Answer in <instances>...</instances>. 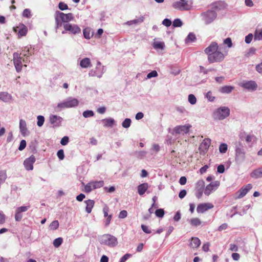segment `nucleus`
I'll use <instances>...</instances> for the list:
<instances>
[{
    "mask_svg": "<svg viewBox=\"0 0 262 262\" xmlns=\"http://www.w3.org/2000/svg\"><path fill=\"white\" fill-rule=\"evenodd\" d=\"M204 52L207 55V59L210 63L221 62L224 60L226 55L219 50V46L216 42H212L204 50Z\"/></svg>",
    "mask_w": 262,
    "mask_h": 262,
    "instance_id": "obj_1",
    "label": "nucleus"
},
{
    "mask_svg": "<svg viewBox=\"0 0 262 262\" xmlns=\"http://www.w3.org/2000/svg\"><path fill=\"white\" fill-rule=\"evenodd\" d=\"M230 109L226 106H221L216 109L212 114V117L215 120H222L230 115Z\"/></svg>",
    "mask_w": 262,
    "mask_h": 262,
    "instance_id": "obj_2",
    "label": "nucleus"
},
{
    "mask_svg": "<svg viewBox=\"0 0 262 262\" xmlns=\"http://www.w3.org/2000/svg\"><path fill=\"white\" fill-rule=\"evenodd\" d=\"M99 241L101 244L107 245L113 247L118 244L117 239L116 237L109 234L102 235L99 238Z\"/></svg>",
    "mask_w": 262,
    "mask_h": 262,
    "instance_id": "obj_3",
    "label": "nucleus"
},
{
    "mask_svg": "<svg viewBox=\"0 0 262 262\" xmlns=\"http://www.w3.org/2000/svg\"><path fill=\"white\" fill-rule=\"evenodd\" d=\"M79 104V101L75 98L70 97L62 102L58 103L57 107L60 108L75 107Z\"/></svg>",
    "mask_w": 262,
    "mask_h": 262,
    "instance_id": "obj_4",
    "label": "nucleus"
},
{
    "mask_svg": "<svg viewBox=\"0 0 262 262\" xmlns=\"http://www.w3.org/2000/svg\"><path fill=\"white\" fill-rule=\"evenodd\" d=\"M63 27L64 30L62 32V34L66 33L67 31H68L70 34L74 35L79 34L81 32V29L76 24L63 23Z\"/></svg>",
    "mask_w": 262,
    "mask_h": 262,
    "instance_id": "obj_5",
    "label": "nucleus"
},
{
    "mask_svg": "<svg viewBox=\"0 0 262 262\" xmlns=\"http://www.w3.org/2000/svg\"><path fill=\"white\" fill-rule=\"evenodd\" d=\"M21 55V53H18V52H14L13 54V63L16 71L18 73L21 72L23 67L22 62L23 61Z\"/></svg>",
    "mask_w": 262,
    "mask_h": 262,
    "instance_id": "obj_6",
    "label": "nucleus"
},
{
    "mask_svg": "<svg viewBox=\"0 0 262 262\" xmlns=\"http://www.w3.org/2000/svg\"><path fill=\"white\" fill-rule=\"evenodd\" d=\"M203 19L206 24L211 23L216 17L217 13L213 10L207 11L202 14Z\"/></svg>",
    "mask_w": 262,
    "mask_h": 262,
    "instance_id": "obj_7",
    "label": "nucleus"
},
{
    "mask_svg": "<svg viewBox=\"0 0 262 262\" xmlns=\"http://www.w3.org/2000/svg\"><path fill=\"white\" fill-rule=\"evenodd\" d=\"M239 85L244 89L250 91H254L257 88L256 82L253 80L243 81L240 83Z\"/></svg>",
    "mask_w": 262,
    "mask_h": 262,
    "instance_id": "obj_8",
    "label": "nucleus"
},
{
    "mask_svg": "<svg viewBox=\"0 0 262 262\" xmlns=\"http://www.w3.org/2000/svg\"><path fill=\"white\" fill-rule=\"evenodd\" d=\"M210 144L211 140L209 138H206L202 141L199 148L201 155H205L207 152Z\"/></svg>",
    "mask_w": 262,
    "mask_h": 262,
    "instance_id": "obj_9",
    "label": "nucleus"
},
{
    "mask_svg": "<svg viewBox=\"0 0 262 262\" xmlns=\"http://www.w3.org/2000/svg\"><path fill=\"white\" fill-rule=\"evenodd\" d=\"M220 182L215 181L210 183L207 185L205 190L204 193L206 195H209L212 191H215L220 186Z\"/></svg>",
    "mask_w": 262,
    "mask_h": 262,
    "instance_id": "obj_10",
    "label": "nucleus"
},
{
    "mask_svg": "<svg viewBox=\"0 0 262 262\" xmlns=\"http://www.w3.org/2000/svg\"><path fill=\"white\" fill-rule=\"evenodd\" d=\"M205 182L203 180L198 181L196 184L195 196L197 198L200 199L203 194L204 189Z\"/></svg>",
    "mask_w": 262,
    "mask_h": 262,
    "instance_id": "obj_11",
    "label": "nucleus"
},
{
    "mask_svg": "<svg viewBox=\"0 0 262 262\" xmlns=\"http://www.w3.org/2000/svg\"><path fill=\"white\" fill-rule=\"evenodd\" d=\"M56 15L61 19L63 23H69V21L74 19L73 14L71 13L64 14L63 12L57 11L56 12Z\"/></svg>",
    "mask_w": 262,
    "mask_h": 262,
    "instance_id": "obj_12",
    "label": "nucleus"
},
{
    "mask_svg": "<svg viewBox=\"0 0 262 262\" xmlns=\"http://www.w3.org/2000/svg\"><path fill=\"white\" fill-rule=\"evenodd\" d=\"M30 206H21L16 208L15 214V220L17 222H19L23 218L22 213L27 211Z\"/></svg>",
    "mask_w": 262,
    "mask_h": 262,
    "instance_id": "obj_13",
    "label": "nucleus"
},
{
    "mask_svg": "<svg viewBox=\"0 0 262 262\" xmlns=\"http://www.w3.org/2000/svg\"><path fill=\"white\" fill-rule=\"evenodd\" d=\"M36 159L33 155L25 160L24 165L27 170H32L33 169V164L35 163Z\"/></svg>",
    "mask_w": 262,
    "mask_h": 262,
    "instance_id": "obj_14",
    "label": "nucleus"
},
{
    "mask_svg": "<svg viewBox=\"0 0 262 262\" xmlns=\"http://www.w3.org/2000/svg\"><path fill=\"white\" fill-rule=\"evenodd\" d=\"M21 53L24 57V58L23 59V62L25 63L24 66L27 67L26 63H28L30 62V60L28 59V57L32 55L34 53L27 47H25L22 49V53Z\"/></svg>",
    "mask_w": 262,
    "mask_h": 262,
    "instance_id": "obj_15",
    "label": "nucleus"
},
{
    "mask_svg": "<svg viewBox=\"0 0 262 262\" xmlns=\"http://www.w3.org/2000/svg\"><path fill=\"white\" fill-rule=\"evenodd\" d=\"M191 127V126L189 124L179 125L175 127L173 130L177 134H187L189 132Z\"/></svg>",
    "mask_w": 262,
    "mask_h": 262,
    "instance_id": "obj_16",
    "label": "nucleus"
},
{
    "mask_svg": "<svg viewBox=\"0 0 262 262\" xmlns=\"http://www.w3.org/2000/svg\"><path fill=\"white\" fill-rule=\"evenodd\" d=\"M236 161L238 162H243L245 158V153L243 147H236L235 149Z\"/></svg>",
    "mask_w": 262,
    "mask_h": 262,
    "instance_id": "obj_17",
    "label": "nucleus"
},
{
    "mask_svg": "<svg viewBox=\"0 0 262 262\" xmlns=\"http://www.w3.org/2000/svg\"><path fill=\"white\" fill-rule=\"evenodd\" d=\"M62 120L63 119L61 117L55 115H51L49 117L50 122L54 127L60 126Z\"/></svg>",
    "mask_w": 262,
    "mask_h": 262,
    "instance_id": "obj_18",
    "label": "nucleus"
},
{
    "mask_svg": "<svg viewBox=\"0 0 262 262\" xmlns=\"http://www.w3.org/2000/svg\"><path fill=\"white\" fill-rule=\"evenodd\" d=\"M14 30L17 33L19 37L25 36L28 31L27 27L24 24H20L18 26L14 28Z\"/></svg>",
    "mask_w": 262,
    "mask_h": 262,
    "instance_id": "obj_19",
    "label": "nucleus"
},
{
    "mask_svg": "<svg viewBox=\"0 0 262 262\" xmlns=\"http://www.w3.org/2000/svg\"><path fill=\"white\" fill-rule=\"evenodd\" d=\"M252 188L251 184H248L245 187L241 188L237 192V199H241L244 197L248 192V191Z\"/></svg>",
    "mask_w": 262,
    "mask_h": 262,
    "instance_id": "obj_20",
    "label": "nucleus"
},
{
    "mask_svg": "<svg viewBox=\"0 0 262 262\" xmlns=\"http://www.w3.org/2000/svg\"><path fill=\"white\" fill-rule=\"evenodd\" d=\"M213 207V205L211 203L200 204L198 206L196 211L198 213H202Z\"/></svg>",
    "mask_w": 262,
    "mask_h": 262,
    "instance_id": "obj_21",
    "label": "nucleus"
},
{
    "mask_svg": "<svg viewBox=\"0 0 262 262\" xmlns=\"http://www.w3.org/2000/svg\"><path fill=\"white\" fill-rule=\"evenodd\" d=\"M19 127L21 135L25 137L29 134V132L27 127V124L25 120L22 119L19 120Z\"/></svg>",
    "mask_w": 262,
    "mask_h": 262,
    "instance_id": "obj_22",
    "label": "nucleus"
},
{
    "mask_svg": "<svg viewBox=\"0 0 262 262\" xmlns=\"http://www.w3.org/2000/svg\"><path fill=\"white\" fill-rule=\"evenodd\" d=\"M79 65L82 68L85 69L92 67L91 60L88 57H85L81 59L80 61Z\"/></svg>",
    "mask_w": 262,
    "mask_h": 262,
    "instance_id": "obj_23",
    "label": "nucleus"
},
{
    "mask_svg": "<svg viewBox=\"0 0 262 262\" xmlns=\"http://www.w3.org/2000/svg\"><path fill=\"white\" fill-rule=\"evenodd\" d=\"M148 188V185L147 183H142L140 184L137 188L138 192L139 195H142L145 193L146 191Z\"/></svg>",
    "mask_w": 262,
    "mask_h": 262,
    "instance_id": "obj_24",
    "label": "nucleus"
},
{
    "mask_svg": "<svg viewBox=\"0 0 262 262\" xmlns=\"http://www.w3.org/2000/svg\"><path fill=\"white\" fill-rule=\"evenodd\" d=\"M250 176L254 179L262 178V167L254 170L251 173Z\"/></svg>",
    "mask_w": 262,
    "mask_h": 262,
    "instance_id": "obj_25",
    "label": "nucleus"
},
{
    "mask_svg": "<svg viewBox=\"0 0 262 262\" xmlns=\"http://www.w3.org/2000/svg\"><path fill=\"white\" fill-rule=\"evenodd\" d=\"M86 204L85 211L87 213H90L92 211L95 204V202L92 200H88L84 201Z\"/></svg>",
    "mask_w": 262,
    "mask_h": 262,
    "instance_id": "obj_26",
    "label": "nucleus"
},
{
    "mask_svg": "<svg viewBox=\"0 0 262 262\" xmlns=\"http://www.w3.org/2000/svg\"><path fill=\"white\" fill-rule=\"evenodd\" d=\"M101 121L104 123L103 126L106 127H113L115 122V120L112 118L102 119Z\"/></svg>",
    "mask_w": 262,
    "mask_h": 262,
    "instance_id": "obj_27",
    "label": "nucleus"
},
{
    "mask_svg": "<svg viewBox=\"0 0 262 262\" xmlns=\"http://www.w3.org/2000/svg\"><path fill=\"white\" fill-rule=\"evenodd\" d=\"M11 96L8 93L6 92H3L0 93V100L5 102H7L11 100Z\"/></svg>",
    "mask_w": 262,
    "mask_h": 262,
    "instance_id": "obj_28",
    "label": "nucleus"
},
{
    "mask_svg": "<svg viewBox=\"0 0 262 262\" xmlns=\"http://www.w3.org/2000/svg\"><path fill=\"white\" fill-rule=\"evenodd\" d=\"M201 245V241L198 237H192L189 246L192 248H196Z\"/></svg>",
    "mask_w": 262,
    "mask_h": 262,
    "instance_id": "obj_29",
    "label": "nucleus"
},
{
    "mask_svg": "<svg viewBox=\"0 0 262 262\" xmlns=\"http://www.w3.org/2000/svg\"><path fill=\"white\" fill-rule=\"evenodd\" d=\"M234 89V87L230 85H226L221 88L220 92L222 93L229 94Z\"/></svg>",
    "mask_w": 262,
    "mask_h": 262,
    "instance_id": "obj_30",
    "label": "nucleus"
},
{
    "mask_svg": "<svg viewBox=\"0 0 262 262\" xmlns=\"http://www.w3.org/2000/svg\"><path fill=\"white\" fill-rule=\"evenodd\" d=\"M183 7L184 11L190 10L192 7V2L191 1H185L182 2Z\"/></svg>",
    "mask_w": 262,
    "mask_h": 262,
    "instance_id": "obj_31",
    "label": "nucleus"
},
{
    "mask_svg": "<svg viewBox=\"0 0 262 262\" xmlns=\"http://www.w3.org/2000/svg\"><path fill=\"white\" fill-rule=\"evenodd\" d=\"M152 46L155 49L163 50L165 48V44L162 41H155L153 43Z\"/></svg>",
    "mask_w": 262,
    "mask_h": 262,
    "instance_id": "obj_32",
    "label": "nucleus"
},
{
    "mask_svg": "<svg viewBox=\"0 0 262 262\" xmlns=\"http://www.w3.org/2000/svg\"><path fill=\"white\" fill-rule=\"evenodd\" d=\"M144 17L141 16L138 19H135L134 20H129L126 22V24L128 26H130L134 24H137L139 23H141L144 21Z\"/></svg>",
    "mask_w": 262,
    "mask_h": 262,
    "instance_id": "obj_33",
    "label": "nucleus"
},
{
    "mask_svg": "<svg viewBox=\"0 0 262 262\" xmlns=\"http://www.w3.org/2000/svg\"><path fill=\"white\" fill-rule=\"evenodd\" d=\"M94 189L102 187L104 185L103 181L91 182Z\"/></svg>",
    "mask_w": 262,
    "mask_h": 262,
    "instance_id": "obj_34",
    "label": "nucleus"
},
{
    "mask_svg": "<svg viewBox=\"0 0 262 262\" xmlns=\"http://www.w3.org/2000/svg\"><path fill=\"white\" fill-rule=\"evenodd\" d=\"M255 40H262V29H256L254 32Z\"/></svg>",
    "mask_w": 262,
    "mask_h": 262,
    "instance_id": "obj_35",
    "label": "nucleus"
},
{
    "mask_svg": "<svg viewBox=\"0 0 262 262\" xmlns=\"http://www.w3.org/2000/svg\"><path fill=\"white\" fill-rule=\"evenodd\" d=\"M83 36L85 39H89L92 36L91 34V29L90 28H86L83 30Z\"/></svg>",
    "mask_w": 262,
    "mask_h": 262,
    "instance_id": "obj_36",
    "label": "nucleus"
},
{
    "mask_svg": "<svg viewBox=\"0 0 262 262\" xmlns=\"http://www.w3.org/2000/svg\"><path fill=\"white\" fill-rule=\"evenodd\" d=\"M196 39L195 35L193 33H189L185 39L186 43L193 42Z\"/></svg>",
    "mask_w": 262,
    "mask_h": 262,
    "instance_id": "obj_37",
    "label": "nucleus"
},
{
    "mask_svg": "<svg viewBox=\"0 0 262 262\" xmlns=\"http://www.w3.org/2000/svg\"><path fill=\"white\" fill-rule=\"evenodd\" d=\"M172 7L176 9H178L181 11H184L182 2H180L179 1L176 2L172 4Z\"/></svg>",
    "mask_w": 262,
    "mask_h": 262,
    "instance_id": "obj_38",
    "label": "nucleus"
},
{
    "mask_svg": "<svg viewBox=\"0 0 262 262\" xmlns=\"http://www.w3.org/2000/svg\"><path fill=\"white\" fill-rule=\"evenodd\" d=\"M190 223L192 226L197 227L201 225V221L199 218L196 217L191 219L190 221Z\"/></svg>",
    "mask_w": 262,
    "mask_h": 262,
    "instance_id": "obj_39",
    "label": "nucleus"
},
{
    "mask_svg": "<svg viewBox=\"0 0 262 262\" xmlns=\"http://www.w3.org/2000/svg\"><path fill=\"white\" fill-rule=\"evenodd\" d=\"M250 206L249 205L245 206L243 208L242 211H241V212H234V213L231 215V217H232L234 215H235L236 214H239L240 215H243L246 214V210H247L250 208Z\"/></svg>",
    "mask_w": 262,
    "mask_h": 262,
    "instance_id": "obj_40",
    "label": "nucleus"
},
{
    "mask_svg": "<svg viewBox=\"0 0 262 262\" xmlns=\"http://www.w3.org/2000/svg\"><path fill=\"white\" fill-rule=\"evenodd\" d=\"M147 154V152L145 151H137L135 152V156L139 159H142Z\"/></svg>",
    "mask_w": 262,
    "mask_h": 262,
    "instance_id": "obj_41",
    "label": "nucleus"
},
{
    "mask_svg": "<svg viewBox=\"0 0 262 262\" xmlns=\"http://www.w3.org/2000/svg\"><path fill=\"white\" fill-rule=\"evenodd\" d=\"M131 119L129 118H126L122 123V125L124 128H128L131 124Z\"/></svg>",
    "mask_w": 262,
    "mask_h": 262,
    "instance_id": "obj_42",
    "label": "nucleus"
},
{
    "mask_svg": "<svg viewBox=\"0 0 262 262\" xmlns=\"http://www.w3.org/2000/svg\"><path fill=\"white\" fill-rule=\"evenodd\" d=\"M37 125L39 127H41L43 125L44 122H45V118L43 116L39 115L37 116Z\"/></svg>",
    "mask_w": 262,
    "mask_h": 262,
    "instance_id": "obj_43",
    "label": "nucleus"
},
{
    "mask_svg": "<svg viewBox=\"0 0 262 262\" xmlns=\"http://www.w3.org/2000/svg\"><path fill=\"white\" fill-rule=\"evenodd\" d=\"M228 148V146L226 143H221L219 146V151L222 154L225 153Z\"/></svg>",
    "mask_w": 262,
    "mask_h": 262,
    "instance_id": "obj_44",
    "label": "nucleus"
},
{
    "mask_svg": "<svg viewBox=\"0 0 262 262\" xmlns=\"http://www.w3.org/2000/svg\"><path fill=\"white\" fill-rule=\"evenodd\" d=\"M62 242L63 240L61 237H58L54 240L53 245L54 247L57 248L61 245Z\"/></svg>",
    "mask_w": 262,
    "mask_h": 262,
    "instance_id": "obj_45",
    "label": "nucleus"
},
{
    "mask_svg": "<svg viewBox=\"0 0 262 262\" xmlns=\"http://www.w3.org/2000/svg\"><path fill=\"white\" fill-rule=\"evenodd\" d=\"M82 115L84 118H89L93 117L94 115V113L93 111L86 110L83 112Z\"/></svg>",
    "mask_w": 262,
    "mask_h": 262,
    "instance_id": "obj_46",
    "label": "nucleus"
},
{
    "mask_svg": "<svg viewBox=\"0 0 262 262\" xmlns=\"http://www.w3.org/2000/svg\"><path fill=\"white\" fill-rule=\"evenodd\" d=\"M182 25L183 23L180 18L175 19L172 23V25L174 27H180Z\"/></svg>",
    "mask_w": 262,
    "mask_h": 262,
    "instance_id": "obj_47",
    "label": "nucleus"
},
{
    "mask_svg": "<svg viewBox=\"0 0 262 262\" xmlns=\"http://www.w3.org/2000/svg\"><path fill=\"white\" fill-rule=\"evenodd\" d=\"M188 101L191 104H195L196 102V98L193 94H189L188 95Z\"/></svg>",
    "mask_w": 262,
    "mask_h": 262,
    "instance_id": "obj_48",
    "label": "nucleus"
},
{
    "mask_svg": "<svg viewBox=\"0 0 262 262\" xmlns=\"http://www.w3.org/2000/svg\"><path fill=\"white\" fill-rule=\"evenodd\" d=\"M101 73H97L96 71L94 69H92L91 70H90L89 73V75L90 76H92V77L96 76L99 78H101Z\"/></svg>",
    "mask_w": 262,
    "mask_h": 262,
    "instance_id": "obj_49",
    "label": "nucleus"
},
{
    "mask_svg": "<svg viewBox=\"0 0 262 262\" xmlns=\"http://www.w3.org/2000/svg\"><path fill=\"white\" fill-rule=\"evenodd\" d=\"M59 226L58 221L57 220L53 221L50 225V229L52 230H56Z\"/></svg>",
    "mask_w": 262,
    "mask_h": 262,
    "instance_id": "obj_50",
    "label": "nucleus"
},
{
    "mask_svg": "<svg viewBox=\"0 0 262 262\" xmlns=\"http://www.w3.org/2000/svg\"><path fill=\"white\" fill-rule=\"evenodd\" d=\"M91 182L88 183L84 187V191L86 193H89L93 190Z\"/></svg>",
    "mask_w": 262,
    "mask_h": 262,
    "instance_id": "obj_51",
    "label": "nucleus"
},
{
    "mask_svg": "<svg viewBox=\"0 0 262 262\" xmlns=\"http://www.w3.org/2000/svg\"><path fill=\"white\" fill-rule=\"evenodd\" d=\"M155 214L157 217H162L164 215V210L163 209H158L155 211Z\"/></svg>",
    "mask_w": 262,
    "mask_h": 262,
    "instance_id": "obj_52",
    "label": "nucleus"
},
{
    "mask_svg": "<svg viewBox=\"0 0 262 262\" xmlns=\"http://www.w3.org/2000/svg\"><path fill=\"white\" fill-rule=\"evenodd\" d=\"M224 44L226 45L229 48L232 47V42L231 38L228 37L224 40Z\"/></svg>",
    "mask_w": 262,
    "mask_h": 262,
    "instance_id": "obj_53",
    "label": "nucleus"
},
{
    "mask_svg": "<svg viewBox=\"0 0 262 262\" xmlns=\"http://www.w3.org/2000/svg\"><path fill=\"white\" fill-rule=\"evenodd\" d=\"M95 70L96 71L97 73H101V77H102L103 74L105 72V67L104 66H102V67H96Z\"/></svg>",
    "mask_w": 262,
    "mask_h": 262,
    "instance_id": "obj_54",
    "label": "nucleus"
},
{
    "mask_svg": "<svg viewBox=\"0 0 262 262\" xmlns=\"http://www.w3.org/2000/svg\"><path fill=\"white\" fill-rule=\"evenodd\" d=\"M23 16L27 18H30L32 15L30 9H25L23 12Z\"/></svg>",
    "mask_w": 262,
    "mask_h": 262,
    "instance_id": "obj_55",
    "label": "nucleus"
},
{
    "mask_svg": "<svg viewBox=\"0 0 262 262\" xmlns=\"http://www.w3.org/2000/svg\"><path fill=\"white\" fill-rule=\"evenodd\" d=\"M57 156L59 160H62L64 158V151L63 149H59L57 152Z\"/></svg>",
    "mask_w": 262,
    "mask_h": 262,
    "instance_id": "obj_56",
    "label": "nucleus"
},
{
    "mask_svg": "<svg viewBox=\"0 0 262 262\" xmlns=\"http://www.w3.org/2000/svg\"><path fill=\"white\" fill-rule=\"evenodd\" d=\"M206 97L207 98L208 100L210 102L213 101L215 99V97L212 96V94L210 91H209L206 93Z\"/></svg>",
    "mask_w": 262,
    "mask_h": 262,
    "instance_id": "obj_57",
    "label": "nucleus"
},
{
    "mask_svg": "<svg viewBox=\"0 0 262 262\" xmlns=\"http://www.w3.org/2000/svg\"><path fill=\"white\" fill-rule=\"evenodd\" d=\"M253 38V35L252 33H249L245 37V42L247 44L250 43Z\"/></svg>",
    "mask_w": 262,
    "mask_h": 262,
    "instance_id": "obj_58",
    "label": "nucleus"
},
{
    "mask_svg": "<svg viewBox=\"0 0 262 262\" xmlns=\"http://www.w3.org/2000/svg\"><path fill=\"white\" fill-rule=\"evenodd\" d=\"M158 76V73L156 71L153 70L147 75V78L150 79Z\"/></svg>",
    "mask_w": 262,
    "mask_h": 262,
    "instance_id": "obj_59",
    "label": "nucleus"
},
{
    "mask_svg": "<svg viewBox=\"0 0 262 262\" xmlns=\"http://www.w3.org/2000/svg\"><path fill=\"white\" fill-rule=\"evenodd\" d=\"M69 142V138L68 136H64L60 141L62 145H66Z\"/></svg>",
    "mask_w": 262,
    "mask_h": 262,
    "instance_id": "obj_60",
    "label": "nucleus"
},
{
    "mask_svg": "<svg viewBox=\"0 0 262 262\" xmlns=\"http://www.w3.org/2000/svg\"><path fill=\"white\" fill-rule=\"evenodd\" d=\"M58 8L60 10L63 11L68 9V6L66 4L63 2H60L58 4Z\"/></svg>",
    "mask_w": 262,
    "mask_h": 262,
    "instance_id": "obj_61",
    "label": "nucleus"
},
{
    "mask_svg": "<svg viewBox=\"0 0 262 262\" xmlns=\"http://www.w3.org/2000/svg\"><path fill=\"white\" fill-rule=\"evenodd\" d=\"M255 52H256V49L255 48H254L253 47L250 48L249 49V51L246 53V55L247 57H249V56L254 54Z\"/></svg>",
    "mask_w": 262,
    "mask_h": 262,
    "instance_id": "obj_62",
    "label": "nucleus"
},
{
    "mask_svg": "<svg viewBox=\"0 0 262 262\" xmlns=\"http://www.w3.org/2000/svg\"><path fill=\"white\" fill-rule=\"evenodd\" d=\"M127 215V212L124 210H122L120 212L119 214V215H118V217L119 219H124L125 218Z\"/></svg>",
    "mask_w": 262,
    "mask_h": 262,
    "instance_id": "obj_63",
    "label": "nucleus"
},
{
    "mask_svg": "<svg viewBox=\"0 0 262 262\" xmlns=\"http://www.w3.org/2000/svg\"><path fill=\"white\" fill-rule=\"evenodd\" d=\"M132 255L130 254H125L122 257L119 262H125Z\"/></svg>",
    "mask_w": 262,
    "mask_h": 262,
    "instance_id": "obj_64",
    "label": "nucleus"
}]
</instances>
